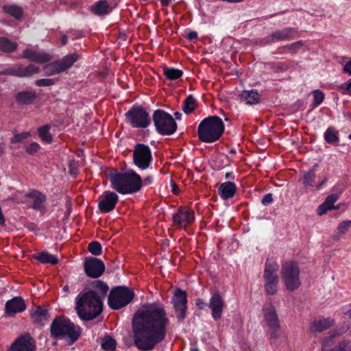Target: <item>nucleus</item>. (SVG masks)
<instances>
[{
	"label": "nucleus",
	"mask_w": 351,
	"mask_h": 351,
	"mask_svg": "<svg viewBox=\"0 0 351 351\" xmlns=\"http://www.w3.org/2000/svg\"><path fill=\"white\" fill-rule=\"evenodd\" d=\"M169 323L167 313L161 304L152 303L142 306L132 320L134 345L143 351L152 350L164 339Z\"/></svg>",
	"instance_id": "obj_1"
},
{
	"label": "nucleus",
	"mask_w": 351,
	"mask_h": 351,
	"mask_svg": "<svg viewBox=\"0 0 351 351\" xmlns=\"http://www.w3.org/2000/svg\"><path fill=\"white\" fill-rule=\"evenodd\" d=\"M102 306V300L95 291L82 292L76 298L75 309L82 319H94L101 313Z\"/></svg>",
	"instance_id": "obj_2"
},
{
	"label": "nucleus",
	"mask_w": 351,
	"mask_h": 351,
	"mask_svg": "<svg viewBox=\"0 0 351 351\" xmlns=\"http://www.w3.org/2000/svg\"><path fill=\"white\" fill-rule=\"evenodd\" d=\"M109 178L112 187L119 193H134L142 186L141 178L132 170L125 173H110Z\"/></svg>",
	"instance_id": "obj_3"
},
{
	"label": "nucleus",
	"mask_w": 351,
	"mask_h": 351,
	"mask_svg": "<svg viewBox=\"0 0 351 351\" xmlns=\"http://www.w3.org/2000/svg\"><path fill=\"white\" fill-rule=\"evenodd\" d=\"M223 131L222 119L217 116H210L201 121L197 134L202 142L213 143L221 137Z\"/></svg>",
	"instance_id": "obj_4"
},
{
	"label": "nucleus",
	"mask_w": 351,
	"mask_h": 351,
	"mask_svg": "<svg viewBox=\"0 0 351 351\" xmlns=\"http://www.w3.org/2000/svg\"><path fill=\"white\" fill-rule=\"evenodd\" d=\"M51 336L58 339L69 338L71 343L75 342L80 336V328L63 317L54 319L51 324Z\"/></svg>",
	"instance_id": "obj_5"
},
{
	"label": "nucleus",
	"mask_w": 351,
	"mask_h": 351,
	"mask_svg": "<svg viewBox=\"0 0 351 351\" xmlns=\"http://www.w3.org/2000/svg\"><path fill=\"white\" fill-rule=\"evenodd\" d=\"M300 273L298 265L295 262H285L282 265V280L288 291H293L300 286Z\"/></svg>",
	"instance_id": "obj_6"
},
{
	"label": "nucleus",
	"mask_w": 351,
	"mask_h": 351,
	"mask_svg": "<svg viewBox=\"0 0 351 351\" xmlns=\"http://www.w3.org/2000/svg\"><path fill=\"white\" fill-rule=\"evenodd\" d=\"M153 121L157 131L162 135L172 134L177 129V124L173 117L162 110H157L154 112Z\"/></svg>",
	"instance_id": "obj_7"
},
{
	"label": "nucleus",
	"mask_w": 351,
	"mask_h": 351,
	"mask_svg": "<svg viewBox=\"0 0 351 351\" xmlns=\"http://www.w3.org/2000/svg\"><path fill=\"white\" fill-rule=\"evenodd\" d=\"M134 298V293L125 287L113 288L108 295V304L114 309H119L129 304Z\"/></svg>",
	"instance_id": "obj_8"
},
{
	"label": "nucleus",
	"mask_w": 351,
	"mask_h": 351,
	"mask_svg": "<svg viewBox=\"0 0 351 351\" xmlns=\"http://www.w3.org/2000/svg\"><path fill=\"white\" fill-rule=\"evenodd\" d=\"M79 58L77 53H71L62 59L53 61L44 66L45 75L51 76L62 73L69 69Z\"/></svg>",
	"instance_id": "obj_9"
},
{
	"label": "nucleus",
	"mask_w": 351,
	"mask_h": 351,
	"mask_svg": "<svg viewBox=\"0 0 351 351\" xmlns=\"http://www.w3.org/2000/svg\"><path fill=\"white\" fill-rule=\"evenodd\" d=\"M278 265L276 261H267L265 264L263 278L265 279V289L267 294L274 295L278 290L279 281L277 271Z\"/></svg>",
	"instance_id": "obj_10"
},
{
	"label": "nucleus",
	"mask_w": 351,
	"mask_h": 351,
	"mask_svg": "<svg viewBox=\"0 0 351 351\" xmlns=\"http://www.w3.org/2000/svg\"><path fill=\"white\" fill-rule=\"evenodd\" d=\"M264 320L269 328L270 338H279L281 334L280 321L273 305L269 304L264 308Z\"/></svg>",
	"instance_id": "obj_11"
},
{
	"label": "nucleus",
	"mask_w": 351,
	"mask_h": 351,
	"mask_svg": "<svg viewBox=\"0 0 351 351\" xmlns=\"http://www.w3.org/2000/svg\"><path fill=\"white\" fill-rule=\"evenodd\" d=\"M152 157L150 149L143 144H136L133 154L134 165L141 169H146L149 167Z\"/></svg>",
	"instance_id": "obj_12"
},
{
	"label": "nucleus",
	"mask_w": 351,
	"mask_h": 351,
	"mask_svg": "<svg viewBox=\"0 0 351 351\" xmlns=\"http://www.w3.org/2000/svg\"><path fill=\"white\" fill-rule=\"evenodd\" d=\"M129 122L135 128H146L150 123L149 114L142 108H133L126 113Z\"/></svg>",
	"instance_id": "obj_13"
},
{
	"label": "nucleus",
	"mask_w": 351,
	"mask_h": 351,
	"mask_svg": "<svg viewBox=\"0 0 351 351\" xmlns=\"http://www.w3.org/2000/svg\"><path fill=\"white\" fill-rule=\"evenodd\" d=\"M172 303L179 321H182L186 317L187 295L185 291L176 289L172 298Z\"/></svg>",
	"instance_id": "obj_14"
},
{
	"label": "nucleus",
	"mask_w": 351,
	"mask_h": 351,
	"mask_svg": "<svg viewBox=\"0 0 351 351\" xmlns=\"http://www.w3.org/2000/svg\"><path fill=\"white\" fill-rule=\"evenodd\" d=\"M84 270L88 276L96 278L103 274L105 270V265L101 260L90 257L85 260Z\"/></svg>",
	"instance_id": "obj_15"
},
{
	"label": "nucleus",
	"mask_w": 351,
	"mask_h": 351,
	"mask_svg": "<svg viewBox=\"0 0 351 351\" xmlns=\"http://www.w3.org/2000/svg\"><path fill=\"white\" fill-rule=\"evenodd\" d=\"M194 213L193 210L181 208L173 216L174 225L180 228H185L194 221Z\"/></svg>",
	"instance_id": "obj_16"
},
{
	"label": "nucleus",
	"mask_w": 351,
	"mask_h": 351,
	"mask_svg": "<svg viewBox=\"0 0 351 351\" xmlns=\"http://www.w3.org/2000/svg\"><path fill=\"white\" fill-rule=\"evenodd\" d=\"M9 351H36V348L29 336L22 335L10 345Z\"/></svg>",
	"instance_id": "obj_17"
},
{
	"label": "nucleus",
	"mask_w": 351,
	"mask_h": 351,
	"mask_svg": "<svg viewBox=\"0 0 351 351\" xmlns=\"http://www.w3.org/2000/svg\"><path fill=\"white\" fill-rule=\"evenodd\" d=\"M335 323V320L330 317L315 319L309 323L308 330L312 334L320 333L332 327Z\"/></svg>",
	"instance_id": "obj_18"
},
{
	"label": "nucleus",
	"mask_w": 351,
	"mask_h": 351,
	"mask_svg": "<svg viewBox=\"0 0 351 351\" xmlns=\"http://www.w3.org/2000/svg\"><path fill=\"white\" fill-rule=\"evenodd\" d=\"M118 200L119 197L115 193L106 191L99 202V208L103 213L110 212L114 208Z\"/></svg>",
	"instance_id": "obj_19"
},
{
	"label": "nucleus",
	"mask_w": 351,
	"mask_h": 351,
	"mask_svg": "<svg viewBox=\"0 0 351 351\" xmlns=\"http://www.w3.org/2000/svg\"><path fill=\"white\" fill-rule=\"evenodd\" d=\"M25 197L27 199V202L29 207L34 210H42L44 209L46 197L40 192L33 190L27 193Z\"/></svg>",
	"instance_id": "obj_20"
},
{
	"label": "nucleus",
	"mask_w": 351,
	"mask_h": 351,
	"mask_svg": "<svg viewBox=\"0 0 351 351\" xmlns=\"http://www.w3.org/2000/svg\"><path fill=\"white\" fill-rule=\"evenodd\" d=\"M334 339H322V351H351V340L343 339L335 347L330 348Z\"/></svg>",
	"instance_id": "obj_21"
},
{
	"label": "nucleus",
	"mask_w": 351,
	"mask_h": 351,
	"mask_svg": "<svg viewBox=\"0 0 351 351\" xmlns=\"http://www.w3.org/2000/svg\"><path fill=\"white\" fill-rule=\"evenodd\" d=\"M209 308L212 311V316L215 319H219L225 306L224 302L219 293H215L210 299Z\"/></svg>",
	"instance_id": "obj_22"
},
{
	"label": "nucleus",
	"mask_w": 351,
	"mask_h": 351,
	"mask_svg": "<svg viewBox=\"0 0 351 351\" xmlns=\"http://www.w3.org/2000/svg\"><path fill=\"white\" fill-rule=\"evenodd\" d=\"M22 57L39 64L49 62L53 58L52 56L48 53L36 51L30 49H25Z\"/></svg>",
	"instance_id": "obj_23"
},
{
	"label": "nucleus",
	"mask_w": 351,
	"mask_h": 351,
	"mask_svg": "<svg viewBox=\"0 0 351 351\" xmlns=\"http://www.w3.org/2000/svg\"><path fill=\"white\" fill-rule=\"evenodd\" d=\"M25 309V304L21 297H15L8 300L5 304V313L8 316H13L16 313L22 312Z\"/></svg>",
	"instance_id": "obj_24"
},
{
	"label": "nucleus",
	"mask_w": 351,
	"mask_h": 351,
	"mask_svg": "<svg viewBox=\"0 0 351 351\" xmlns=\"http://www.w3.org/2000/svg\"><path fill=\"white\" fill-rule=\"evenodd\" d=\"M237 191V186L234 182H226L220 184L218 192L223 199L232 197Z\"/></svg>",
	"instance_id": "obj_25"
},
{
	"label": "nucleus",
	"mask_w": 351,
	"mask_h": 351,
	"mask_svg": "<svg viewBox=\"0 0 351 351\" xmlns=\"http://www.w3.org/2000/svg\"><path fill=\"white\" fill-rule=\"evenodd\" d=\"M38 95L35 91H21L16 94L15 99L17 104L21 105H28L33 103L37 98Z\"/></svg>",
	"instance_id": "obj_26"
},
{
	"label": "nucleus",
	"mask_w": 351,
	"mask_h": 351,
	"mask_svg": "<svg viewBox=\"0 0 351 351\" xmlns=\"http://www.w3.org/2000/svg\"><path fill=\"white\" fill-rule=\"evenodd\" d=\"M350 330V335L351 336V323L348 321H345L341 323L335 329L330 331L328 336L324 339H334L337 337L341 336Z\"/></svg>",
	"instance_id": "obj_27"
},
{
	"label": "nucleus",
	"mask_w": 351,
	"mask_h": 351,
	"mask_svg": "<svg viewBox=\"0 0 351 351\" xmlns=\"http://www.w3.org/2000/svg\"><path fill=\"white\" fill-rule=\"evenodd\" d=\"M294 34V30L291 28H286L282 30H276L271 33L269 36L268 42H275L292 38Z\"/></svg>",
	"instance_id": "obj_28"
},
{
	"label": "nucleus",
	"mask_w": 351,
	"mask_h": 351,
	"mask_svg": "<svg viewBox=\"0 0 351 351\" xmlns=\"http://www.w3.org/2000/svg\"><path fill=\"white\" fill-rule=\"evenodd\" d=\"M338 197V195L335 193H333L328 196L324 202L319 206L317 209L318 215H322L324 213H326L327 210H330L332 208H335L333 206V204H335V202H337Z\"/></svg>",
	"instance_id": "obj_29"
},
{
	"label": "nucleus",
	"mask_w": 351,
	"mask_h": 351,
	"mask_svg": "<svg viewBox=\"0 0 351 351\" xmlns=\"http://www.w3.org/2000/svg\"><path fill=\"white\" fill-rule=\"evenodd\" d=\"M239 96L246 104L250 105L258 104L260 100V95L254 90L242 91Z\"/></svg>",
	"instance_id": "obj_30"
},
{
	"label": "nucleus",
	"mask_w": 351,
	"mask_h": 351,
	"mask_svg": "<svg viewBox=\"0 0 351 351\" xmlns=\"http://www.w3.org/2000/svg\"><path fill=\"white\" fill-rule=\"evenodd\" d=\"M110 6L106 0L97 1L90 8L91 12L97 15L106 14L110 12Z\"/></svg>",
	"instance_id": "obj_31"
},
{
	"label": "nucleus",
	"mask_w": 351,
	"mask_h": 351,
	"mask_svg": "<svg viewBox=\"0 0 351 351\" xmlns=\"http://www.w3.org/2000/svg\"><path fill=\"white\" fill-rule=\"evenodd\" d=\"M34 258L43 264L56 265L58 263V259L47 252L38 253L34 256Z\"/></svg>",
	"instance_id": "obj_32"
},
{
	"label": "nucleus",
	"mask_w": 351,
	"mask_h": 351,
	"mask_svg": "<svg viewBox=\"0 0 351 351\" xmlns=\"http://www.w3.org/2000/svg\"><path fill=\"white\" fill-rule=\"evenodd\" d=\"M92 291H95L101 300L104 299L108 291V286L101 280H95L92 284Z\"/></svg>",
	"instance_id": "obj_33"
},
{
	"label": "nucleus",
	"mask_w": 351,
	"mask_h": 351,
	"mask_svg": "<svg viewBox=\"0 0 351 351\" xmlns=\"http://www.w3.org/2000/svg\"><path fill=\"white\" fill-rule=\"evenodd\" d=\"M18 44L7 38L0 37V50L5 53H10L16 49Z\"/></svg>",
	"instance_id": "obj_34"
},
{
	"label": "nucleus",
	"mask_w": 351,
	"mask_h": 351,
	"mask_svg": "<svg viewBox=\"0 0 351 351\" xmlns=\"http://www.w3.org/2000/svg\"><path fill=\"white\" fill-rule=\"evenodd\" d=\"M317 167V165L315 164L311 169L308 172L304 173L303 175V184L306 189L313 187V183L315 178V170Z\"/></svg>",
	"instance_id": "obj_35"
},
{
	"label": "nucleus",
	"mask_w": 351,
	"mask_h": 351,
	"mask_svg": "<svg viewBox=\"0 0 351 351\" xmlns=\"http://www.w3.org/2000/svg\"><path fill=\"white\" fill-rule=\"evenodd\" d=\"M32 315L35 322H42L48 319L47 310L41 306H36V309L32 312Z\"/></svg>",
	"instance_id": "obj_36"
},
{
	"label": "nucleus",
	"mask_w": 351,
	"mask_h": 351,
	"mask_svg": "<svg viewBox=\"0 0 351 351\" xmlns=\"http://www.w3.org/2000/svg\"><path fill=\"white\" fill-rule=\"evenodd\" d=\"M197 104L196 100L193 95H189L186 97L184 102V106L182 107V110L186 114H190L192 112L195 108H196Z\"/></svg>",
	"instance_id": "obj_37"
},
{
	"label": "nucleus",
	"mask_w": 351,
	"mask_h": 351,
	"mask_svg": "<svg viewBox=\"0 0 351 351\" xmlns=\"http://www.w3.org/2000/svg\"><path fill=\"white\" fill-rule=\"evenodd\" d=\"M164 74L170 80L180 78L182 75V71L178 69L164 67Z\"/></svg>",
	"instance_id": "obj_38"
},
{
	"label": "nucleus",
	"mask_w": 351,
	"mask_h": 351,
	"mask_svg": "<svg viewBox=\"0 0 351 351\" xmlns=\"http://www.w3.org/2000/svg\"><path fill=\"white\" fill-rule=\"evenodd\" d=\"M40 67L33 64H30L25 67L22 66V77H31L34 74L40 73Z\"/></svg>",
	"instance_id": "obj_39"
},
{
	"label": "nucleus",
	"mask_w": 351,
	"mask_h": 351,
	"mask_svg": "<svg viewBox=\"0 0 351 351\" xmlns=\"http://www.w3.org/2000/svg\"><path fill=\"white\" fill-rule=\"evenodd\" d=\"M50 126L45 125L38 128V134L43 141L49 143L52 141V136L50 134L49 130Z\"/></svg>",
	"instance_id": "obj_40"
},
{
	"label": "nucleus",
	"mask_w": 351,
	"mask_h": 351,
	"mask_svg": "<svg viewBox=\"0 0 351 351\" xmlns=\"http://www.w3.org/2000/svg\"><path fill=\"white\" fill-rule=\"evenodd\" d=\"M324 138L328 143H337L339 140L338 132L335 128H330L326 131Z\"/></svg>",
	"instance_id": "obj_41"
},
{
	"label": "nucleus",
	"mask_w": 351,
	"mask_h": 351,
	"mask_svg": "<svg viewBox=\"0 0 351 351\" xmlns=\"http://www.w3.org/2000/svg\"><path fill=\"white\" fill-rule=\"evenodd\" d=\"M101 347L106 351H113L116 348V341L112 337L106 336L102 340Z\"/></svg>",
	"instance_id": "obj_42"
},
{
	"label": "nucleus",
	"mask_w": 351,
	"mask_h": 351,
	"mask_svg": "<svg viewBox=\"0 0 351 351\" xmlns=\"http://www.w3.org/2000/svg\"><path fill=\"white\" fill-rule=\"evenodd\" d=\"M1 74L22 77V65H16L15 66L8 68L3 71Z\"/></svg>",
	"instance_id": "obj_43"
},
{
	"label": "nucleus",
	"mask_w": 351,
	"mask_h": 351,
	"mask_svg": "<svg viewBox=\"0 0 351 351\" xmlns=\"http://www.w3.org/2000/svg\"><path fill=\"white\" fill-rule=\"evenodd\" d=\"M88 251L92 254L98 256L101 252V245L97 241H92L88 245Z\"/></svg>",
	"instance_id": "obj_44"
},
{
	"label": "nucleus",
	"mask_w": 351,
	"mask_h": 351,
	"mask_svg": "<svg viewBox=\"0 0 351 351\" xmlns=\"http://www.w3.org/2000/svg\"><path fill=\"white\" fill-rule=\"evenodd\" d=\"M5 11L13 16L16 19H19L21 16L22 12L20 8L16 6H9L4 8Z\"/></svg>",
	"instance_id": "obj_45"
},
{
	"label": "nucleus",
	"mask_w": 351,
	"mask_h": 351,
	"mask_svg": "<svg viewBox=\"0 0 351 351\" xmlns=\"http://www.w3.org/2000/svg\"><path fill=\"white\" fill-rule=\"evenodd\" d=\"M30 136L29 132H24L21 134H15L12 138H10V143L12 144L20 143L24 139L27 138Z\"/></svg>",
	"instance_id": "obj_46"
},
{
	"label": "nucleus",
	"mask_w": 351,
	"mask_h": 351,
	"mask_svg": "<svg viewBox=\"0 0 351 351\" xmlns=\"http://www.w3.org/2000/svg\"><path fill=\"white\" fill-rule=\"evenodd\" d=\"M40 149V145L38 143L32 142L25 146V152L29 155H34Z\"/></svg>",
	"instance_id": "obj_47"
},
{
	"label": "nucleus",
	"mask_w": 351,
	"mask_h": 351,
	"mask_svg": "<svg viewBox=\"0 0 351 351\" xmlns=\"http://www.w3.org/2000/svg\"><path fill=\"white\" fill-rule=\"evenodd\" d=\"M313 97L314 102L313 106H317L319 105L324 100V95L322 92L319 90H315L313 91Z\"/></svg>",
	"instance_id": "obj_48"
},
{
	"label": "nucleus",
	"mask_w": 351,
	"mask_h": 351,
	"mask_svg": "<svg viewBox=\"0 0 351 351\" xmlns=\"http://www.w3.org/2000/svg\"><path fill=\"white\" fill-rule=\"evenodd\" d=\"M69 173L73 176L75 177L78 172V167L79 165L78 162L75 160H71L69 162Z\"/></svg>",
	"instance_id": "obj_49"
},
{
	"label": "nucleus",
	"mask_w": 351,
	"mask_h": 351,
	"mask_svg": "<svg viewBox=\"0 0 351 351\" xmlns=\"http://www.w3.org/2000/svg\"><path fill=\"white\" fill-rule=\"evenodd\" d=\"M35 84L38 86H50L54 84L52 79H40L35 81Z\"/></svg>",
	"instance_id": "obj_50"
},
{
	"label": "nucleus",
	"mask_w": 351,
	"mask_h": 351,
	"mask_svg": "<svg viewBox=\"0 0 351 351\" xmlns=\"http://www.w3.org/2000/svg\"><path fill=\"white\" fill-rule=\"evenodd\" d=\"M350 226L351 221H346L341 223L338 226L339 233L341 234H344Z\"/></svg>",
	"instance_id": "obj_51"
},
{
	"label": "nucleus",
	"mask_w": 351,
	"mask_h": 351,
	"mask_svg": "<svg viewBox=\"0 0 351 351\" xmlns=\"http://www.w3.org/2000/svg\"><path fill=\"white\" fill-rule=\"evenodd\" d=\"M272 201H273V198H272L271 193H268L266 195H265V197L263 198L261 202H262L263 204L267 205V204L272 202Z\"/></svg>",
	"instance_id": "obj_52"
},
{
	"label": "nucleus",
	"mask_w": 351,
	"mask_h": 351,
	"mask_svg": "<svg viewBox=\"0 0 351 351\" xmlns=\"http://www.w3.org/2000/svg\"><path fill=\"white\" fill-rule=\"evenodd\" d=\"M341 88H343V89H346V90H348L349 92V93L351 94V80H349L348 82L346 83H343L341 86Z\"/></svg>",
	"instance_id": "obj_53"
},
{
	"label": "nucleus",
	"mask_w": 351,
	"mask_h": 351,
	"mask_svg": "<svg viewBox=\"0 0 351 351\" xmlns=\"http://www.w3.org/2000/svg\"><path fill=\"white\" fill-rule=\"evenodd\" d=\"M302 43L301 42H297L288 46L289 49H297L302 47Z\"/></svg>",
	"instance_id": "obj_54"
},
{
	"label": "nucleus",
	"mask_w": 351,
	"mask_h": 351,
	"mask_svg": "<svg viewBox=\"0 0 351 351\" xmlns=\"http://www.w3.org/2000/svg\"><path fill=\"white\" fill-rule=\"evenodd\" d=\"M343 70L345 72L348 73L350 75H351V60L345 64Z\"/></svg>",
	"instance_id": "obj_55"
},
{
	"label": "nucleus",
	"mask_w": 351,
	"mask_h": 351,
	"mask_svg": "<svg viewBox=\"0 0 351 351\" xmlns=\"http://www.w3.org/2000/svg\"><path fill=\"white\" fill-rule=\"evenodd\" d=\"M196 305L201 309L204 308V307L206 306V304L201 300L197 299L196 300Z\"/></svg>",
	"instance_id": "obj_56"
},
{
	"label": "nucleus",
	"mask_w": 351,
	"mask_h": 351,
	"mask_svg": "<svg viewBox=\"0 0 351 351\" xmlns=\"http://www.w3.org/2000/svg\"><path fill=\"white\" fill-rule=\"evenodd\" d=\"M197 32H190L189 34H188V38L189 40H193V39H195L197 38Z\"/></svg>",
	"instance_id": "obj_57"
},
{
	"label": "nucleus",
	"mask_w": 351,
	"mask_h": 351,
	"mask_svg": "<svg viewBox=\"0 0 351 351\" xmlns=\"http://www.w3.org/2000/svg\"><path fill=\"white\" fill-rule=\"evenodd\" d=\"M171 187H172V191L173 193L177 194L178 193L179 189L178 186L173 182H171Z\"/></svg>",
	"instance_id": "obj_58"
},
{
	"label": "nucleus",
	"mask_w": 351,
	"mask_h": 351,
	"mask_svg": "<svg viewBox=\"0 0 351 351\" xmlns=\"http://www.w3.org/2000/svg\"><path fill=\"white\" fill-rule=\"evenodd\" d=\"M5 153V147L3 143H0V157L3 156Z\"/></svg>",
	"instance_id": "obj_59"
},
{
	"label": "nucleus",
	"mask_w": 351,
	"mask_h": 351,
	"mask_svg": "<svg viewBox=\"0 0 351 351\" xmlns=\"http://www.w3.org/2000/svg\"><path fill=\"white\" fill-rule=\"evenodd\" d=\"M153 182V178L152 176H147L144 179L145 184H150Z\"/></svg>",
	"instance_id": "obj_60"
},
{
	"label": "nucleus",
	"mask_w": 351,
	"mask_h": 351,
	"mask_svg": "<svg viewBox=\"0 0 351 351\" xmlns=\"http://www.w3.org/2000/svg\"><path fill=\"white\" fill-rule=\"evenodd\" d=\"M61 43L63 45L67 43V37L66 35H62L61 37Z\"/></svg>",
	"instance_id": "obj_61"
},
{
	"label": "nucleus",
	"mask_w": 351,
	"mask_h": 351,
	"mask_svg": "<svg viewBox=\"0 0 351 351\" xmlns=\"http://www.w3.org/2000/svg\"><path fill=\"white\" fill-rule=\"evenodd\" d=\"M171 0H161V4L163 6H166L171 2Z\"/></svg>",
	"instance_id": "obj_62"
},
{
	"label": "nucleus",
	"mask_w": 351,
	"mask_h": 351,
	"mask_svg": "<svg viewBox=\"0 0 351 351\" xmlns=\"http://www.w3.org/2000/svg\"><path fill=\"white\" fill-rule=\"evenodd\" d=\"M326 180L327 178H324L323 181L317 185V189H319L322 187V184L326 181Z\"/></svg>",
	"instance_id": "obj_63"
},
{
	"label": "nucleus",
	"mask_w": 351,
	"mask_h": 351,
	"mask_svg": "<svg viewBox=\"0 0 351 351\" xmlns=\"http://www.w3.org/2000/svg\"><path fill=\"white\" fill-rule=\"evenodd\" d=\"M174 115H175V117H176V118L177 119H180V117H181V114H180V112H176L174 114Z\"/></svg>",
	"instance_id": "obj_64"
}]
</instances>
